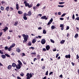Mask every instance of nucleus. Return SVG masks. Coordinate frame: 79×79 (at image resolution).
<instances>
[{
	"instance_id": "e2e57ef3",
	"label": "nucleus",
	"mask_w": 79,
	"mask_h": 79,
	"mask_svg": "<svg viewBox=\"0 0 79 79\" xmlns=\"http://www.w3.org/2000/svg\"><path fill=\"white\" fill-rule=\"evenodd\" d=\"M17 79H21V78L19 76L17 77Z\"/></svg>"
},
{
	"instance_id": "bf43d9fd",
	"label": "nucleus",
	"mask_w": 79,
	"mask_h": 79,
	"mask_svg": "<svg viewBox=\"0 0 79 79\" xmlns=\"http://www.w3.org/2000/svg\"><path fill=\"white\" fill-rule=\"evenodd\" d=\"M69 35H70L69 34V33H67V36L68 37H69Z\"/></svg>"
},
{
	"instance_id": "473e14b6",
	"label": "nucleus",
	"mask_w": 79,
	"mask_h": 79,
	"mask_svg": "<svg viewBox=\"0 0 79 79\" xmlns=\"http://www.w3.org/2000/svg\"><path fill=\"white\" fill-rule=\"evenodd\" d=\"M50 41L51 42H52V43H55V41H54V40L52 39H51Z\"/></svg>"
},
{
	"instance_id": "7c9ffc66",
	"label": "nucleus",
	"mask_w": 79,
	"mask_h": 79,
	"mask_svg": "<svg viewBox=\"0 0 79 79\" xmlns=\"http://www.w3.org/2000/svg\"><path fill=\"white\" fill-rule=\"evenodd\" d=\"M1 10L2 11H3V10H4V7L2 6L1 7Z\"/></svg>"
},
{
	"instance_id": "dca6fc26",
	"label": "nucleus",
	"mask_w": 79,
	"mask_h": 79,
	"mask_svg": "<svg viewBox=\"0 0 79 79\" xmlns=\"http://www.w3.org/2000/svg\"><path fill=\"white\" fill-rule=\"evenodd\" d=\"M1 56L3 59H5V58L6 57V56L4 55H2Z\"/></svg>"
},
{
	"instance_id": "338daca9",
	"label": "nucleus",
	"mask_w": 79,
	"mask_h": 79,
	"mask_svg": "<svg viewBox=\"0 0 79 79\" xmlns=\"http://www.w3.org/2000/svg\"><path fill=\"white\" fill-rule=\"evenodd\" d=\"M23 63L24 64H26V62H25V61H23Z\"/></svg>"
},
{
	"instance_id": "f3484780",
	"label": "nucleus",
	"mask_w": 79,
	"mask_h": 79,
	"mask_svg": "<svg viewBox=\"0 0 79 79\" xmlns=\"http://www.w3.org/2000/svg\"><path fill=\"white\" fill-rule=\"evenodd\" d=\"M15 24H14V26H17V25H18V21H16L15 22Z\"/></svg>"
},
{
	"instance_id": "39448f33",
	"label": "nucleus",
	"mask_w": 79,
	"mask_h": 79,
	"mask_svg": "<svg viewBox=\"0 0 79 79\" xmlns=\"http://www.w3.org/2000/svg\"><path fill=\"white\" fill-rule=\"evenodd\" d=\"M21 65H19V64H18L17 65H16V68L17 69H20L21 68Z\"/></svg>"
},
{
	"instance_id": "774afa93",
	"label": "nucleus",
	"mask_w": 79,
	"mask_h": 79,
	"mask_svg": "<svg viewBox=\"0 0 79 79\" xmlns=\"http://www.w3.org/2000/svg\"><path fill=\"white\" fill-rule=\"evenodd\" d=\"M71 64H72L73 66H74V63H73V62H72Z\"/></svg>"
},
{
	"instance_id": "b1692460",
	"label": "nucleus",
	"mask_w": 79,
	"mask_h": 79,
	"mask_svg": "<svg viewBox=\"0 0 79 79\" xmlns=\"http://www.w3.org/2000/svg\"><path fill=\"white\" fill-rule=\"evenodd\" d=\"M64 42H65V40H62L60 41V43L61 44H64Z\"/></svg>"
},
{
	"instance_id": "603ef678",
	"label": "nucleus",
	"mask_w": 79,
	"mask_h": 79,
	"mask_svg": "<svg viewBox=\"0 0 79 79\" xmlns=\"http://www.w3.org/2000/svg\"><path fill=\"white\" fill-rule=\"evenodd\" d=\"M22 54L23 55L22 56H26V55L25 54V53H22Z\"/></svg>"
},
{
	"instance_id": "393cba45",
	"label": "nucleus",
	"mask_w": 79,
	"mask_h": 79,
	"mask_svg": "<svg viewBox=\"0 0 79 79\" xmlns=\"http://www.w3.org/2000/svg\"><path fill=\"white\" fill-rule=\"evenodd\" d=\"M28 45L29 46H31V45H32L31 43V42H29L28 43Z\"/></svg>"
},
{
	"instance_id": "2eb2a0df",
	"label": "nucleus",
	"mask_w": 79,
	"mask_h": 79,
	"mask_svg": "<svg viewBox=\"0 0 79 79\" xmlns=\"http://www.w3.org/2000/svg\"><path fill=\"white\" fill-rule=\"evenodd\" d=\"M18 62L19 63V64H19L20 65H22V63L19 60H18Z\"/></svg>"
},
{
	"instance_id": "13d9d810",
	"label": "nucleus",
	"mask_w": 79,
	"mask_h": 79,
	"mask_svg": "<svg viewBox=\"0 0 79 79\" xmlns=\"http://www.w3.org/2000/svg\"><path fill=\"white\" fill-rule=\"evenodd\" d=\"M35 54H36V53L35 52L31 53L32 55H35Z\"/></svg>"
},
{
	"instance_id": "4d7b16f0",
	"label": "nucleus",
	"mask_w": 79,
	"mask_h": 79,
	"mask_svg": "<svg viewBox=\"0 0 79 79\" xmlns=\"http://www.w3.org/2000/svg\"><path fill=\"white\" fill-rule=\"evenodd\" d=\"M38 29L39 30H41L42 29V27H39L38 28Z\"/></svg>"
},
{
	"instance_id": "7ed1b4c3",
	"label": "nucleus",
	"mask_w": 79,
	"mask_h": 79,
	"mask_svg": "<svg viewBox=\"0 0 79 79\" xmlns=\"http://www.w3.org/2000/svg\"><path fill=\"white\" fill-rule=\"evenodd\" d=\"M46 42V40L45 39H43L41 40V43L43 45L45 44Z\"/></svg>"
},
{
	"instance_id": "cd10ccee",
	"label": "nucleus",
	"mask_w": 79,
	"mask_h": 79,
	"mask_svg": "<svg viewBox=\"0 0 79 79\" xmlns=\"http://www.w3.org/2000/svg\"><path fill=\"white\" fill-rule=\"evenodd\" d=\"M32 5L30 4L29 5V4L28 6V8H31V7H32Z\"/></svg>"
},
{
	"instance_id": "9b49d317",
	"label": "nucleus",
	"mask_w": 79,
	"mask_h": 79,
	"mask_svg": "<svg viewBox=\"0 0 79 79\" xmlns=\"http://www.w3.org/2000/svg\"><path fill=\"white\" fill-rule=\"evenodd\" d=\"M36 41H37V40H36L35 39H34L33 40L32 43L33 44H34V43H35V42Z\"/></svg>"
},
{
	"instance_id": "3c124183",
	"label": "nucleus",
	"mask_w": 79,
	"mask_h": 79,
	"mask_svg": "<svg viewBox=\"0 0 79 79\" xmlns=\"http://www.w3.org/2000/svg\"><path fill=\"white\" fill-rule=\"evenodd\" d=\"M69 29V26H68L67 27L66 30H68Z\"/></svg>"
},
{
	"instance_id": "5fc2aeb1",
	"label": "nucleus",
	"mask_w": 79,
	"mask_h": 79,
	"mask_svg": "<svg viewBox=\"0 0 79 79\" xmlns=\"http://www.w3.org/2000/svg\"><path fill=\"white\" fill-rule=\"evenodd\" d=\"M59 56V54H57L56 56V58H57L58 56Z\"/></svg>"
},
{
	"instance_id": "0eeeda50",
	"label": "nucleus",
	"mask_w": 79,
	"mask_h": 79,
	"mask_svg": "<svg viewBox=\"0 0 79 79\" xmlns=\"http://www.w3.org/2000/svg\"><path fill=\"white\" fill-rule=\"evenodd\" d=\"M8 27H5V29H3L2 30L4 31V32H6V31H7V30H8Z\"/></svg>"
},
{
	"instance_id": "e433bc0d",
	"label": "nucleus",
	"mask_w": 79,
	"mask_h": 79,
	"mask_svg": "<svg viewBox=\"0 0 79 79\" xmlns=\"http://www.w3.org/2000/svg\"><path fill=\"white\" fill-rule=\"evenodd\" d=\"M58 7H61V8H63L64 6L63 5H58Z\"/></svg>"
},
{
	"instance_id": "680f3d73",
	"label": "nucleus",
	"mask_w": 79,
	"mask_h": 79,
	"mask_svg": "<svg viewBox=\"0 0 79 79\" xmlns=\"http://www.w3.org/2000/svg\"><path fill=\"white\" fill-rule=\"evenodd\" d=\"M40 6V4L38 3L37 5H36V6Z\"/></svg>"
},
{
	"instance_id": "0e129e2a",
	"label": "nucleus",
	"mask_w": 79,
	"mask_h": 79,
	"mask_svg": "<svg viewBox=\"0 0 79 79\" xmlns=\"http://www.w3.org/2000/svg\"><path fill=\"white\" fill-rule=\"evenodd\" d=\"M37 60V58H35L34 59L33 61H35V60Z\"/></svg>"
},
{
	"instance_id": "bb28decb",
	"label": "nucleus",
	"mask_w": 79,
	"mask_h": 79,
	"mask_svg": "<svg viewBox=\"0 0 79 79\" xmlns=\"http://www.w3.org/2000/svg\"><path fill=\"white\" fill-rule=\"evenodd\" d=\"M77 37H78V34L77 33L74 36V37L75 38H77Z\"/></svg>"
},
{
	"instance_id": "49530a36",
	"label": "nucleus",
	"mask_w": 79,
	"mask_h": 79,
	"mask_svg": "<svg viewBox=\"0 0 79 79\" xmlns=\"http://www.w3.org/2000/svg\"><path fill=\"white\" fill-rule=\"evenodd\" d=\"M52 21H53V19L51 18V19L50 20L49 22H51V23H52Z\"/></svg>"
},
{
	"instance_id": "8fccbe9b",
	"label": "nucleus",
	"mask_w": 79,
	"mask_h": 79,
	"mask_svg": "<svg viewBox=\"0 0 79 79\" xmlns=\"http://www.w3.org/2000/svg\"><path fill=\"white\" fill-rule=\"evenodd\" d=\"M58 15H61V12H58Z\"/></svg>"
},
{
	"instance_id": "79ce46f5",
	"label": "nucleus",
	"mask_w": 79,
	"mask_h": 79,
	"mask_svg": "<svg viewBox=\"0 0 79 79\" xmlns=\"http://www.w3.org/2000/svg\"><path fill=\"white\" fill-rule=\"evenodd\" d=\"M64 2H61L59 3V4H64Z\"/></svg>"
},
{
	"instance_id": "58836bf2",
	"label": "nucleus",
	"mask_w": 79,
	"mask_h": 79,
	"mask_svg": "<svg viewBox=\"0 0 79 79\" xmlns=\"http://www.w3.org/2000/svg\"><path fill=\"white\" fill-rule=\"evenodd\" d=\"M16 51L17 52H21V50L20 49H16Z\"/></svg>"
},
{
	"instance_id": "a211bd4d",
	"label": "nucleus",
	"mask_w": 79,
	"mask_h": 79,
	"mask_svg": "<svg viewBox=\"0 0 79 79\" xmlns=\"http://www.w3.org/2000/svg\"><path fill=\"white\" fill-rule=\"evenodd\" d=\"M46 18V16H43L41 17V19H45Z\"/></svg>"
},
{
	"instance_id": "ea45409f",
	"label": "nucleus",
	"mask_w": 79,
	"mask_h": 79,
	"mask_svg": "<svg viewBox=\"0 0 79 79\" xmlns=\"http://www.w3.org/2000/svg\"><path fill=\"white\" fill-rule=\"evenodd\" d=\"M48 71H47L46 73H45V74L46 76H48Z\"/></svg>"
},
{
	"instance_id": "4be33fe9",
	"label": "nucleus",
	"mask_w": 79,
	"mask_h": 79,
	"mask_svg": "<svg viewBox=\"0 0 79 79\" xmlns=\"http://www.w3.org/2000/svg\"><path fill=\"white\" fill-rule=\"evenodd\" d=\"M43 34H45L47 33V31H46V30H44L43 31Z\"/></svg>"
},
{
	"instance_id": "c03bdc74",
	"label": "nucleus",
	"mask_w": 79,
	"mask_h": 79,
	"mask_svg": "<svg viewBox=\"0 0 79 79\" xmlns=\"http://www.w3.org/2000/svg\"><path fill=\"white\" fill-rule=\"evenodd\" d=\"M77 56V59H78L79 57V55L78 54H77L76 56Z\"/></svg>"
},
{
	"instance_id": "f257e3e1",
	"label": "nucleus",
	"mask_w": 79,
	"mask_h": 79,
	"mask_svg": "<svg viewBox=\"0 0 79 79\" xmlns=\"http://www.w3.org/2000/svg\"><path fill=\"white\" fill-rule=\"evenodd\" d=\"M22 35L23 36L24 40L23 41V43H24L25 42H26L27 41V39H28L29 37V35H26L25 34H23Z\"/></svg>"
},
{
	"instance_id": "a19ab883",
	"label": "nucleus",
	"mask_w": 79,
	"mask_h": 79,
	"mask_svg": "<svg viewBox=\"0 0 79 79\" xmlns=\"http://www.w3.org/2000/svg\"><path fill=\"white\" fill-rule=\"evenodd\" d=\"M0 53L2 55H3V52H2L1 50H0Z\"/></svg>"
},
{
	"instance_id": "6e6552de",
	"label": "nucleus",
	"mask_w": 79,
	"mask_h": 79,
	"mask_svg": "<svg viewBox=\"0 0 79 79\" xmlns=\"http://www.w3.org/2000/svg\"><path fill=\"white\" fill-rule=\"evenodd\" d=\"M31 15H32V14L31 13V11H30L28 12V14H27V16H31Z\"/></svg>"
},
{
	"instance_id": "69168bd1",
	"label": "nucleus",
	"mask_w": 79,
	"mask_h": 79,
	"mask_svg": "<svg viewBox=\"0 0 79 79\" xmlns=\"http://www.w3.org/2000/svg\"><path fill=\"white\" fill-rule=\"evenodd\" d=\"M38 38H39V39H40V38H41V37H42V36H41L40 35H38Z\"/></svg>"
},
{
	"instance_id": "09e8293b",
	"label": "nucleus",
	"mask_w": 79,
	"mask_h": 79,
	"mask_svg": "<svg viewBox=\"0 0 79 79\" xmlns=\"http://www.w3.org/2000/svg\"><path fill=\"white\" fill-rule=\"evenodd\" d=\"M10 39H11V37L10 36H8L7 39H8V40H10Z\"/></svg>"
},
{
	"instance_id": "5701e85b",
	"label": "nucleus",
	"mask_w": 79,
	"mask_h": 79,
	"mask_svg": "<svg viewBox=\"0 0 79 79\" xmlns=\"http://www.w3.org/2000/svg\"><path fill=\"white\" fill-rule=\"evenodd\" d=\"M60 27H64V24H61L60 26Z\"/></svg>"
},
{
	"instance_id": "f8f14e48",
	"label": "nucleus",
	"mask_w": 79,
	"mask_h": 79,
	"mask_svg": "<svg viewBox=\"0 0 79 79\" xmlns=\"http://www.w3.org/2000/svg\"><path fill=\"white\" fill-rule=\"evenodd\" d=\"M16 9L17 10H19V5L18 4L16 5Z\"/></svg>"
},
{
	"instance_id": "4c0bfd02",
	"label": "nucleus",
	"mask_w": 79,
	"mask_h": 79,
	"mask_svg": "<svg viewBox=\"0 0 79 79\" xmlns=\"http://www.w3.org/2000/svg\"><path fill=\"white\" fill-rule=\"evenodd\" d=\"M72 19H75V17L74 16V14H73V15Z\"/></svg>"
},
{
	"instance_id": "c756f323",
	"label": "nucleus",
	"mask_w": 79,
	"mask_h": 79,
	"mask_svg": "<svg viewBox=\"0 0 79 79\" xmlns=\"http://www.w3.org/2000/svg\"><path fill=\"white\" fill-rule=\"evenodd\" d=\"M20 76H22V77L24 76V73H23L22 72L20 74Z\"/></svg>"
},
{
	"instance_id": "412c9836",
	"label": "nucleus",
	"mask_w": 79,
	"mask_h": 79,
	"mask_svg": "<svg viewBox=\"0 0 79 79\" xmlns=\"http://www.w3.org/2000/svg\"><path fill=\"white\" fill-rule=\"evenodd\" d=\"M12 48L10 46V47L8 48V51H9V52H10V51H11Z\"/></svg>"
},
{
	"instance_id": "f03ea898",
	"label": "nucleus",
	"mask_w": 79,
	"mask_h": 79,
	"mask_svg": "<svg viewBox=\"0 0 79 79\" xmlns=\"http://www.w3.org/2000/svg\"><path fill=\"white\" fill-rule=\"evenodd\" d=\"M26 76L27 77V79H30V78H31L32 77V73H27Z\"/></svg>"
},
{
	"instance_id": "a878e982",
	"label": "nucleus",
	"mask_w": 79,
	"mask_h": 79,
	"mask_svg": "<svg viewBox=\"0 0 79 79\" xmlns=\"http://www.w3.org/2000/svg\"><path fill=\"white\" fill-rule=\"evenodd\" d=\"M55 28V26H54V25H52V26H51L52 29H54Z\"/></svg>"
},
{
	"instance_id": "9d476101",
	"label": "nucleus",
	"mask_w": 79,
	"mask_h": 79,
	"mask_svg": "<svg viewBox=\"0 0 79 79\" xmlns=\"http://www.w3.org/2000/svg\"><path fill=\"white\" fill-rule=\"evenodd\" d=\"M11 68H12V66L10 65H9L7 67L8 69H11Z\"/></svg>"
},
{
	"instance_id": "c9c22d12",
	"label": "nucleus",
	"mask_w": 79,
	"mask_h": 79,
	"mask_svg": "<svg viewBox=\"0 0 79 79\" xmlns=\"http://www.w3.org/2000/svg\"><path fill=\"white\" fill-rule=\"evenodd\" d=\"M8 46H6L5 47V50H7V49H8Z\"/></svg>"
},
{
	"instance_id": "aec40b11",
	"label": "nucleus",
	"mask_w": 79,
	"mask_h": 79,
	"mask_svg": "<svg viewBox=\"0 0 79 79\" xmlns=\"http://www.w3.org/2000/svg\"><path fill=\"white\" fill-rule=\"evenodd\" d=\"M15 46V43H13L12 44L11 46H10L12 48H13V47H14Z\"/></svg>"
},
{
	"instance_id": "4468645a",
	"label": "nucleus",
	"mask_w": 79,
	"mask_h": 79,
	"mask_svg": "<svg viewBox=\"0 0 79 79\" xmlns=\"http://www.w3.org/2000/svg\"><path fill=\"white\" fill-rule=\"evenodd\" d=\"M18 14H19V15H21V14H23V12L21 11H18Z\"/></svg>"
},
{
	"instance_id": "c85d7f7f",
	"label": "nucleus",
	"mask_w": 79,
	"mask_h": 79,
	"mask_svg": "<svg viewBox=\"0 0 79 79\" xmlns=\"http://www.w3.org/2000/svg\"><path fill=\"white\" fill-rule=\"evenodd\" d=\"M5 55H6V56L7 57H10V55H9L7 54H5Z\"/></svg>"
},
{
	"instance_id": "6e6d98bb",
	"label": "nucleus",
	"mask_w": 79,
	"mask_h": 79,
	"mask_svg": "<svg viewBox=\"0 0 79 79\" xmlns=\"http://www.w3.org/2000/svg\"><path fill=\"white\" fill-rule=\"evenodd\" d=\"M53 74V72H51L49 73V75L50 76V75H51V74Z\"/></svg>"
},
{
	"instance_id": "de8ad7c7",
	"label": "nucleus",
	"mask_w": 79,
	"mask_h": 79,
	"mask_svg": "<svg viewBox=\"0 0 79 79\" xmlns=\"http://www.w3.org/2000/svg\"><path fill=\"white\" fill-rule=\"evenodd\" d=\"M60 20H63L64 19V18H60Z\"/></svg>"
},
{
	"instance_id": "ddd939ff",
	"label": "nucleus",
	"mask_w": 79,
	"mask_h": 79,
	"mask_svg": "<svg viewBox=\"0 0 79 79\" xmlns=\"http://www.w3.org/2000/svg\"><path fill=\"white\" fill-rule=\"evenodd\" d=\"M12 66L13 67H16V66H17V65L16 64H15V63H14L12 64Z\"/></svg>"
},
{
	"instance_id": "052dcab7",
	"label": "nucleus",
	"mask_w": 79,
	"mask_h": 79,
	"mask_svg": "<svg viewBox=\"0 0 79 79\" xmlns=\"http://www.w3.org/2000/svg\"><path fill=\"white\" fill-rule=\"evenodd\" d=\"M42 69H45V66H44L43 67H42Z\"/></svg>"
},
{
	"instance_id": "a18cd8bd",
	"label": "nucleus",
	"mask_w": 79,
	"mask_h": 79,
	"mask_svg": "<svg viewBox=\"0 0 79 79\" xmlns=\"http://www.w3.org/2000/svg\"><path fill=\"white\" fill-rule=\"evenodd\" d=\"M51 23H52V22H49L48 23V25H50V24H51Z\"/></svg>"
},
{
	"instance_id": "20e7f679",
	"label": "nucleus",
	"mask_w": 79,
	"mask_h": 79,
	"mask_svg": "<svg viewBox=\"0 0 79 79\" xmlns=\"http://www.w3.org/2000/svg\"><path fill=\"white\" fill-rule=\"evenodd\" d=\"M24 3L25 4V6L26 7L28 6L29 4L27 2V1H25L24 2Z\"/></svg>"
},
{
	"instance_id": "6ab92c4d",
	"label": "nucleus",
	"mask_w": 79,
	"mask_h": 79,
	"mask_svg": "<svg viewBox=\"0 0 79 79\" xmlns=\"http://www.w3.org/2000/svg\"><path fill=\"white\" fill-rule=\"evenodd\" d=\"M9 6H7L6 8V10L7 11H8L9 10Z\"/></svg>"
},
{
	"instance_id": "2f4dec72",
	"label": "nucleus",
	"mask_w": 79,
	"mask_h": 79,
	"mask_svg": "<svg viewBox=\"0 0 79 79\" xmlns=\"http://www.w3.org/2000/svg\"><path fill=\"white\" fill-rule=\"evenodd\" d=\"M23 18L24 20H27V18L26 17H23Z\"/></svg>"
},
{
	"instance_id": "864d4df0",
	"label": "nucleus",
	"mask_w": 79,
	"mask_h": 79,
	"mask_svg": "<svg viewBox=\"0 0 79 79\" xmlns=\"http://www.w3.org/2000/svg\"><path fill=\"white\" fill-rule=\"evenodd\" d=\"M75 19H76V20H79V17H77V18Z\"/></svg>"
},
{
	"instance_id": "f704fd0d",
	"label": "nucleus",
	"mask_w": 79,
	"mask_h": 79,
	"mask_svg": "<svg viewBox=\"0 0 79 79\" xmlns=\"http://www.w3.org/2000/svg\"><path fill=\"white\" fill-rule=\"evenodd\" d=\"M66 15V13H64L61 16V17H63V16H64Z\"/></svg>"
},
{
	"instance_id": "72a5a7b5",
	"label": "nucleus",
	"mask_w": 79,
	"mask_h": 79,
	"mask_svg": "<svg viewBox=\"0 0 79 79\" xmlns=\"http://www.w3.org/2000/svg\"><path fill=\"white\" fill-rule=\"evenodd\" d=\"M27 16V14H26V13H24V16H23V17H26Z\"/></svg>"
},
{
	"instance_id": "37998d69",
	"label": "nucleus",
	"mask_w": 79,
	"mask_h": 79,
	"mask_svg": "<svg viewBox=\"0 0 79 79\" xmlns=\"http://www.w3.org/2000/svg\"><path fill=\"white\" fill-rule=\"evenodd\" d=\"M43 50L44 52H45V51H46V49H45V48H43Z\"/></svg>"
},
{
	"instance_id": "423d86ee",
	"label": "nucleus",
	"mask_w": 79,
	"mask_h": 79,
	"mask_svg": "<svg viewBox=\"0 0 79 79\" xmlns=\"http://www.w3.org/2000/svg\"><path fill=\"white\" fill-rule=\"evenodd\" d=\"M46 48L47 50H49L50 48V46L48 45L46 46Z\"/></svg>"
},
{
	"instance_id": "1a4fd4ad",
	"label": "nucleus",
	"mask_w": 79,
	"mask_h": 79,
	"mask_svg": "<svg viewBox=\"0 0 79 79\" xmlns=\"http://www.w3.org/2000/svg\"><path fill=\"white\" fill-rule=\"evenodd\" d=\"M65 57L66 58H71V56L69 54L68 55H66Z\"/></svg>"
}]
</instances>
